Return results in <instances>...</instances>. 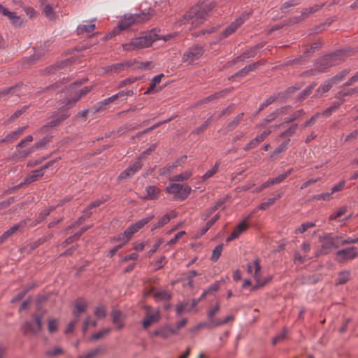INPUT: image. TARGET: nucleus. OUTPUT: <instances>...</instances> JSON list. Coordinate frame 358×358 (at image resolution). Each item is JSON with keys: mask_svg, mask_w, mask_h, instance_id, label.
Returning a JSON list of instances; mask_svg holds the SVG:
<instances>
[{"mask_svg": "<svg viewBox=\"0 0 358 358\" xmlns=\"http://www.w3.org/2000/svg\"><path fill=\"white\" fill-rule=\"evenodd\" d=\"M94 315L98 318H103L106 316V309L103 306H98L94 310Z\"/></svg>", "mask_w": 358, "mask_h": 358, "instance_id": "nucleus-55", "label": "nucleus"}, {"mask_svg": "<svg viewBox=\"0 0 358 358\" xmlns=\"http://www.w3.org/2000/svg\"><path fill=\"white\" fill-rule=\"evenodd\" d=\"M341 236H332L331 234H326L323 238H320L322 248L316 252V256L321 254H327L332 248H337L341 246Z\"/></svg>", "mask_w": 358, "mask_h": 358, "instance_id": "nucleus-8", "label": "nucleus"}, {"mask_svg": "<svg viewBox=\"0 0 358 358\" xmlns=\"http://www.w3.org/2000/svg\"><path fill=\"white\" fill-rule=\"evenodd\" d=\"M134 94L133 90L121 91L117 94L106 99L104 100L106 104L115 101L118 98H122L126 99L127 96H132Z\"/></svg>", "mask_w": 358, "mask_h": 358, "instance_id": "nucleus-23", "label": "nucleus"}, {"mask_svg": "<svg viewBox=\"0 0 358 358\" xmlns=\"http://www.w3.org/2000/svg\"><path fill=\"white\" fill-rule=\"evenodd\" d=\"M171 220V217L169 215L166 214L161 217L158 222L155 225L154 229L157 227H163L164 224H167Z\"/></svg>", "mask_w": 358, "mask_h": 358, "instance_id": "nucleus-52", "label": "nucleus"}, {"mask_svg": "<svg viewBox=\"0 0 358 358\" xmlns=\"http://www.w3.org/2000/svg\"><path fill=\"white\" fill-rule=\"evenodd\" d=\"M260 270L261 266L258 259H255L252 263L248 264L247 271L253 276L255 280L260 275Z\"/></svg>", "mask_w": 358, "mask_h": 358, "instance_id": "nucleus-21", "label": "nucleus"}, {"mask_svg": "<svg viewBox=\"0 0 358 358\" xmlns=\"http://www.w3.org/2000/svg\"><path fill=\"white\" fill-rule=\"evenodd\" d=\"M251 12H244L232 22L223 31L224 37H227L234 33L250 16Z\"/></svg>", "mask_w": 358, "mask_h": 358, "instance_id": "nucleus-10", "label": "nucleus"}, {"mask_svg": "<svg viewBox=\"0 0 358 358\" xmlns=\"http://www.w3.org/2000/svg\"><path fill=\"white\" fill-rule=\"evenodd\" d=\"M357 256V248L355 247H350L338 250L336 254L335 259L337 262L342 263L353 259Z\"/></svg>", "mask_w": 358, "mask_h": 358, "instance_id": "nucleus-12", "label": "nucleus"}, {"mask_svg": "<svg viewBox=\"0 0 358 358\" xmlns=\"http://www.w3.org/2000/svg\"><path fill=\"white\" fill-rule=\"evenodd\" d=\"M270 130L264 131L261 134L258 135L255 138L252 139L245 148V150H250L257 146L263 141L270 134Z\"/></svg>", "mask_w": 358, "mask_h": 358, "instance_id": "nucleus-19", "label": "nucleus"}, {"mask_svg": "<svg viewBox=\"0 0 358 358\" xmlns=\"http://www.w3.org/2000/svg\"><path fill=\"white\" fill-rule=\"evenodd\" d=\"M204 51L202 46L194 45L189 48L183 54L182 62L187 65L195 64L201 57Z\"/></svg>", "mask_w": 358, "mask_h": 358, "instance_id": "nucleus-7", "label": "nucleus"}, {"mask_svg": "<svg viewBox=\"0 0 358 358\" xmlns=\"http://www.w3.org/2000/svg\"><path fill=\"white\" fill-rule=\"evenodd\" d=\"M30 220H24L15 224L0 236V244L5 242L10 236L14 234L19 229L24 228L29 224Z\"/></svg>", "mask_w": 358, "mask_h": 358, "instance_id": "nucleus-13", "label": "nucleus"}, {"mask_svg": "<svg viewBox=\"0 0 358 358\" xmlns=\"http://www.w3.org/2000/svg\"><path fill=\"white\" fill-rule=\"evenodd\" d=\"M42 12L50 20H53L56 18V13L50 4L43 5Z\"/></svg>", "mask_w": 358, "mask_h": 358, "instance_id": "nucleus-29", "label": "nucleus"}, {"mask_svg": "<svg viewBox=\"0 0 358 358\" xmlns=\"http://www.w3.org/2000/svg\"><path fill=\"white\" fill-rule=\"evenodd\" d=\"M155 15L152 8L143 10L138 14H126L120 21L117 27L114 29V34H118L121 31L130 27L134 24L145 23L149 21Z\"/></svg>", "mask_w": 358, "mask_h": 358, "instance_id": "nucleus-2", "label": "nucleus"}, {"mask_svg": "<svg viewBox=\"0 0 358 358\" xmlns=\"http://www.w3.org/2000/svg\"><path fill=\"white\" fill-rule=\"evenodd\" d=\"M75 308L74 317L79 319L80 314L85 311L87 305L84 301L79 300L76 302Z\"/></svg>", "mask_w": 358, "mask_h": 358, "instance_id": "nucleus-30", "label": "nucleus"}, {"mask_svg": "<svg viewBox=\"0 0 358 358\" xmlns=\"http://www.w3.org/2000/svg\"><path fill=\"white\" fill-rule=\"evenodd\" d=\"M142 166L140 159H137L131 166H129L126 170L122 171L118 178L124 179L126 178L131 177L135 173H136Z\"/></svg>", "mask_w": 358, "mask_h": 358, "instance_id": "nucleus-16", "label": "nucleus"}, {"mask_svg": "<svg viewBox=\"0 0 358 358\" xmlns=\"http://www.w3.org/2000/svg\"><path fill=\"white\" fill-rule=\"evenodd\" d=\"M189 308L188 302L179 303L176 308L177 315H180L183 313L187 312V310Z\"/></svg>", "mask_w": 358, "mask_h": 358, "instance_id": "nucleus-47", "label": "nucleus"}, {"mask_svg": "<svg viewBox=\"0 0 358 358\" xmlns=\"http://www.w3.org/2000/svg\"><path fill=\"white\" fill-rule=\"evenodd\" d=\"M297 129V124H293L289 128L286 129L283 133L280 134V137L285 138L287 136H293Z\"/></svg>", "mask_w": 358, "mask_h": 358, "instance_id": "nucleus-51", "label": "nucleus"}, {"mask_svg": "<svg viewBox=\"0 0 358 358\" xmlns=\"http://www.w3.org/2000/svg\"><path fill=\"white\" fill-rule=\"evenodd\" d=\"M103 351V348L101 347H97L93 350H90L87 353L80 355L78 357V358H94L96 357L99 353Z\"/></svg>", "mask_w": 358, "mask_h": 358, "instance_id": "nucleus-34", "label": "nucleus"}, {"mask_svg": "<svg viewBox=\"0 0 358 358\" xmlns=\"http://www.w3.org/2000/svg\"><path fill=\"white\" fill-rule=\"evenodd\" d=\"M348 56L345 50H339L336 52L320 58L315 63L317 71L322 72L328 68L340 64Z\"/></svg>", "mask_w": 358, "mask_h": 358, "instance_id": "nucleus-4", "label": "nucleus"}, {"mask_svg": "<svg viewBox=\"0 0 358 358\" xmlns=\"http://www.w3.org/2000/svg\"><path fill=\"white\" fill-rule=\"evenodd\" d=\"M159 39H160L159 35L155 31H151L145 34V35L132 38L129 43L123 45V48L127 51L146 48L151 46L153 42Z\"/></svg>", "mask_w": 358, "mask_h": 358, "instance_id": "nucleus-3", "label": "nucleus"}, {"mask_svg": "<svg viewBox=\"0 0 358 358\" xmlns=\"http://www.w3.org/2000/svg\"><path fill=\"white\" fill-rule=\"evenodd\" d=\"M315 226L314 222H305L303 223L299 228L296 229L295 233H303L306 231L308 229L313 227Z\"/></svg>", "mask_w": 358, "mask_h": 358, "instance_id": "nucleus-50", "label": "nucleus"}, {"mask_svg": "<svg viewBox=\"0 0 358 358\" xmlns=\"http://www.w3.org/2000/svg\"><path fill=\"white\" fill-rule=\"evenodd\" d=\"M57 329V322L55 320H50L48 321V331L50 333L56 331Z\"/></svg>", "mask_w": 358, "mask_h": 358, "instance_id": "nucleus-62", "label": "nucleus"}, {"mask_svg": "<svg viewBox=\"0 0 358 358\" xmlns=\"http://www.w3.org/2000/svg\"><path fill=\"white\" fill-rule=\"evenodd\" d=\"M220 310V304L217 303L214 307L210 308L208 312V324L213 327H215L219 319L214 318V315Z\"/></svg>", "mask_w": 358, "mask_h": 358, "instance_id": "nucleus-22", "label": "nucleus"}, {"mask_svg": "<svg viewBox=\"0 0 358 358\" xmlns=\"http://www.w3.org/2000/svg\"><path fill=\"white\" fill-rule=\"evenodd\" d=\"M357 92H358V89L357 88L348 90H344L341 91L340 92H338L337 96H336V97L338 99H341V98H343V97H344L345 96L352 94Z\"/></svg>", "mask_w": 358, "mask_h": 358, "instance_id": "nucleus-54", "label": "nucleus"}, {"mask_svg": "<svg viewBox=\"0 0 358 358\" xmlns=\"http://www.w3.org/2000/svg\"><path fill=\"white\" fill-rule=\"evenodd\" d=\"M331 192L322 193L314 196L316 200L329 201L331 199Z\"/></svg>", "mask_w": 358, "mask_h": 358, "instance_id": "nucleus-58", "label": "nucleus"}, {"mask_svg": "<svg viewBox=\"0 0 358 358\" xmlns=\"http://www.w3.org/2000/svg\"><path fill=\"white\" fill-rule=\"evenodd\" d=\"M285 336H286V331L283 330L278 336H276L275 338H273V339L272 341V343L275 344L278 342L283 341L284 338H285Z\"/></svg>", "mask_w": 358, "mask_h": 358, "instance_id": "nucleus-64", "label": "nucleus"}, {"mask_svg": "<svg viewBox=\"0 0 358 358\" xmlns=\"http://www.w3.org/2000/svg\"><path fill=\"white\" fill-rule=\"evenodd\" d=\"M306 259V255H301L299 252H295L294 257V262L295 264H303L305 262Z\"/></svg>", "mask_w": 358, "mask_h": 358, "instance_id": "nucleus-57", "label": "nucleus"}, {"mask_svg": "<svg viewBox=\"0 0 358 358\" xmlns=\"http://www.w3.org/2000/svg\"><path fill=\"white\" fill-rule=\"evenodd\" d=\"M113 322L116 325L117 329H120L123 327L124 324L122 322V314L120 311L114 310L112 312Z\"/></svg>", "mask_w": 358, "mask_h": 358, "instance_id": "nucleus-27", "label": "nucleus"}, {"mask_svg": "<svg viewBox=\"0 0 358 358\" xmlns=\"http://www.w3.org/2000/svg\"><path fill=\"white\" fill-rule=\"evenodd\" d=\"M131 234L127 233V229L124 233L119 234L116 238H114V240L121 241L122 243L120 244H122L123 245L131 239Z\"/></svg>", "mask_w": 358, "mask_h": 358, "instance_id": "nucleus-40", "label": "nucleus"}, {"mask_svg": "<svg viewBox=\"0 0 358 358\" xmlns=\"http://www.w3.org/2000/svg\"><path fill=\"white\" fill-rule=\"evenodd\" d=\"M78 318L75 317L73 319V320H72L71 322H70L65 330V333L66 334H69V333H71L73 331L76 324L78 323Z\"/></svg>", "mask_w": 358, "mask_h": 358, "instance_id": "nucleus-61", "label": "nucleus"}, {"mask_svg": "<svg viewBox=\"0 0 358 358\" xmlns=\"http://www.w3.org/2000/svg\"><path fill=\"white\" fill-rule=\"evenodd\" d=\"M89 326H92L93 327H95L96 326V321H92L90 317H87L83 322V331L85 332Z\"/></svg>", "mask_w": 358, "mask_h": 358, "instance_id": "nucleus-59", "label": "nucleus"}, {"mask_svg": "<svg viewBox=\"0 0 358 358\" xmlns=\"http://www.w3.org/2000/svg\"><path fill=\"white\" fill-rule=\"evenodd\" d=\"M152 218L153 216L147 217L136 222L135 224L131 225L127 228V233H129L133 236V234H134L139 229H141L145 224L148 223Z\"/></svg>", "mask_w": 358, "mask_h": 358, "instance_id": "nucleus-20", "label": "nucleus"}, {"mask_svg": "<svg viewBox=\"0 0 358 358\" xmlns=\"http://www.w3.org/2000/svg\"><path fill=\"white\" fill-rule=\"evenodd\" d=\"M191 187L187 185L171 183L166 187L167 193L173 195V200L183 201L186 199L191 192Z\"/></svg>", "mask_w": 358, "mask_h": 358, "instance_id": "nucleus-6", "label": "nucleus"}, {"mask_svg": "<svg viewBox=\"0 0 358 358\" xmlns=\"http://www.w3.org/2000/svg\"><path fill=\"white\" fill-rule=\"evenodd\" d=\"M292 171V169H290L286 172L283 173L282 174H280V176L275 178H271L272 181L270 183H273V185H275L282 182L285 178H287L290 175Z\"/></svg>", "mask_w": 358, "mask_h": 358, "instance_id": "nucleus-42", "label": "nucleus"}, {"mask_svg": "<svg viewBox=\"0 0 358 358\" xmlns=\"http://www.w3.org/2000/svg\"><path fill=\"white\" fill-rule=\"evenodd\" d=\"M341 103L340 102H336L334 103L331 106L327 108L324 111V115L326 116H329L334 111H335L338 107L340 106Z\"/></svg>", "mask_w": 358, "mask_h": 358, "instance_id": "nucleus-56", "label": "nucleus"}, {"mask_svg": "<svg viewBox=\"0 0 358 358\" xmlns=\"http://www.w3.org/2000/svg\"><path fill=\"white\" fill-rule=\"evenodd\" d=\"M95 27L93 20L83 21V23L78 26L77 32L78 34H90L94 30Z\"/></svg>", "mask_w": 358, "mask_h": 358, "instance_id": "nucleus-18", "label": "nucleus"}, {"mask_svg": "<svg viewBox=\"0 0 358 358\" xmlns=\"http://www.w3.org/2000/svg\"><path fill=\"white\" fill-rule=\"evenodd\" d=\"M153 294L157 301H166L171 299V294L165 289H155L154 288L148 291L145 295Z\"/></svg>", "mask_w": 358, "mask_h": 358, "instance_id": "nucleus-15", "label": "nucleus"}, {"mask_svg": "<svg viewBox=\"0 0 358 358\" xmlns=\"http://www.w3.org/2000/svg\"><path fill=\"white\" fill-rule=\"evenodd\" d=\"M350 275V272L346 271L341 272L338 276L337 284L343 285L347 282L349 280Z\"/></svg>", "mask_w": 358, "mask_h": 358, "instance_id": "nucleus-45", "label": "nucleus"}, {"mask_svg": "<svg viewBox=\"0 0 358 358\" xmlns=\"http://www.w3.org/2000/svg\"><path fill=\"white\" fill-rule=\"evenodd\" d=\"M220 206V204L219 203H217L216 205H215L213 207L209 208L206 213H204L203 215H202V218L203 220H206L207 218H208L211 214L215 212L218 206Z\"/></svg>", "mask_w": 358, "mask_h": 358, "instance_id": "nucleus-63", "label": "nucleus"}, {"mask_svg": "<svg viewBox=\"0 0 358 358\" xmlns=\"http://www.w3.org/2000/svg\"><path fill=\"white\" fill-rule=\"evenodd\" d=\"M0 13H1L3 15L7 16L9 20L11 21L16 15L15 12H10L7 8L3 7L0 5Z\"/></svg>", "mask_w": 358, "mask_h": 358, "instance_id": "nucleus-53", "label": "nucleus"}, {"mask_svg": "<svg viewBox=\"0 0 358 358\" xmlns=\"http://www.w3.org/2000/svg\"><path fill=\"white\" fill-rule=\"evenodd\" d=\"M260 62L253 63L243 68L240 71L237 72L233 77H243L249 72L255 71L259 66Z\"/></svg>", "mask_w": 358, "mask_h": 358, "instance_id": "nucleus-24", "label": "nucleus"}, {"mask_svg": "<svg viewBox=\"0 0 358 358\" xmlns=\"http://www.w3.org/2000/svg\"><path fill=\"white\" fill-rule=\"evenodd\" d=\"M82 82H76L70 87V96L66 99L64 100L62 102V106H61V109L64 108H71L78 100L81 99L82 96L87 94L92 90L91 87H85L82 89L78 90L76 87L78 85H80Z\"/></svg>", "mask_w": 358, "mask_h": 358, "instance_id": "nucleus-5", "label": "nucleus"}, {"mask_svg": "<svg viewBox=\"0 0 358 358\" xmlns=\"http://www.w3.org/2000/svg\"><path fill=\"white\" fill-rule=\"evenodd\" d=\"M63 353V350L59 346H55L48 350L45 352L47 356L56 357Z\"/></svg>", "mask_w": 358, "mask_h": 358, "instance_id": "nucleus-44", "label": "nucleus"}, {"mask_svg": "<svg viewBox=\"0 0 358 358\" xmlns=\"http://www.w3.org/2000/svg\"><path fill=\"white\" fill-rule=\"evenodd\" d=\"M222 250H223V245L222 244L217 245L213 250L212 255H211V260H213V262H217L221 255Z\"/></svg>", "mask_w": 358, "mask_h": 358, "instance_id": "nucleus-43", "label": "nucleus"}, {"mask_svg": "<svg viewBox=\"0 0 358 358\" xmlns=\"http://www.w3.org/2000/svg\"><path fill=\"white\" fill-rule=\"evenodd\" d=\"M215 3L210 2L209 3H205L202 5H198L192 7L184 16L183 19L177 22L180 25L182 21L183 23H188L191 27H196L202 24L206 19L208 13L214 8Z\"/></svg>", "mask_w": 358, "mask_h": 358, "instance_id": "nucleus-1", "label": "nucleus"}, {"mask_svg": "<svg viewBox=\"0 0 358 358\" xmlns=\"http://www.w3.org/2000/svg\"><path fill=\"white\" fill-rule=\"evenodd\" d=\"M260 275L261 274L256 278V285L252 288V290H256L259 287L264 286L272 278V276H268L264 279H261Z\"/></svg>", "mask_w": 358, "mask_h": 358, "instance_id": "nucleus-38", "label": "nucleus"}, {"mask_svg": "<svg viewBox=\"0 0 358 358\" xmlns=\"http://www.w3.org/2000/svg\"><path fill=\"white\" fill-rule=\"evenodd\" d=\"M46 143L45 139H43L39 142L36 143L34 146L30 147L28 150H22L19 152V155L20 157H25L34 152L36 148H39L43 147Z\"/></svg>", "mask_w": 358, "mask_h": 358, "instance_id": "nucleus-25", "label": "nucleus"}, {"mask_svg": "<svg viewBox=\"0 0 358 358\" xmlns=\"http://www.w3.org/2000/svg\"><path fill=\"white\" fill-rule=\"evenodd\" d=\"M289 141H290L289 139H287L282 143L279 145L275 149V150L273 151V155L275 156V155H278V154H280L281 152H285L287 150V147H288V144H289Z\"/></svg>", "mask_w": 358, "mask_h": 358, "instance_id": "nucleus-46", "label": "nucleus"}, {"mask_svg": "<svg viewBox=\"0 0 358 358\" xmlns=\"http://www.w3.org/2000/svg\"><path fill=\"white\" fill-rule=\"evenodd\" d=\"M348 73H349L348 70H347V69L343 70L329 80H331V82L332 83L333 85H336V84L339 83L340 82H341L345 78V76L348 74Z\"/></svg>", "mask_w": 358, "mask_h": 358, "instance_id": "nucleus-35", "label": "nucleus"}, {"mask_svg": "<svg viewBox=\"0 0 358 358\" xmlns=\"http://www.w3.org/2000/svg\"><path fill=\"white\" fill-rule=\"evenodd\" d=\"M219 162H216L214 166L206 172V173L203 176V180H206L213 176L215 173H216L219 169Z\"/></svg>", "mask_w": 358, "mask_h": 358, "instance_id": "nucleus-49", "label": "nucleus"}, {"mask_svg": "<svg viewBox=\"0 0 358 358\" xmlns=\"http://www.w3.org/2000/svg\"><path fill=\"white\" fill-rule=\"evenodd\" d=\"M192 173L189 171H185L184 173H180L178 175H176L171 178H170L171 181H184L189 178Z\"/></svg>", "mask_w": 358, "mask_h": 358, "instance_id": "nucleus-41", "label": "nucleus"}, {"mask_svg": "<svg viewBox=\"0 0 358 358\" xmlns=\"http://www.w3.org/2000/svg\"><path fill=\"white\" fill-rule=\"evenodd\" d=\"M69 116V113L66 112L59 115L57 118L49 122L45 127H56L60 124V122Z\"/></svg>", "mask_w": 358, "mask_h": 358, "instance_id": "nucleus-32", "label": "nucleus"}, {"mask_svg": "<svg viewBox=\"0 0 358 358\" xmlns=\"http://www.w3.org/2000/svg\"><path fill=\"white\" fill-rule=\"evenodd\" d=\"M41 329V317L35 315L31 321L25 322L22 330L26 335H36Z\"/></svg>", "mask_w": 358, "mask_h": 358, "instance_id": "nucleus-11", "label": "nucleus"}, {"mask_svg": "<svg viewBox=\"0 0 358 358\" xmlns=\"http://www.w3.org/2000/svg\"><path fill=\"white\" fill-rule=\"evenodd\" d=\"M281 196H282V193H278L275 197L269 198L267 199L266 201L262 203L259 205V208L262 210H266L268 208H269L271 206H272L276 200L281 198Z\"/></svg>", "mask_w": 358, "mask_h": 358, "instance_id": "nucleus-33", "label": "nucleus"}, {"mask_svg": "<svg viewBox=\"0 0 358 358\" xmlns=\"http://www.w3.org/2000/svg\"><path fill=\"white\" fill-rule=\"evenodd\" d=\"M249 224L246 220H243L235 227L231 235L226 239L227 242H230L238 238L248 228Z\"/></svg>", "mask_w": 358, "mask_h": 358, "instance_id": "nucleus-14", "label": "nucleus"}, {"mask_svg": "<svg viewBox=\"0 0 358 358\" xmlns=\"http://www.w3.org/2000/svg\"><path fill=\"white\" fill-rule=\"evenodd\" d=\"M109 331H110V329H103V330H102V331H101L99 332L94 334L92 336L91 338L92 340H99L101 338H102L103 336L106 335Z\"/></svg>", "mask_w": 358, "mask_h": 358, "instance_id": "nucleus-60", "label": "nucleus"}, {"mask_svg": "<svg viewBox=\"0 0 358 358\" xmlns=\"http://www.w3.org/2000/svg\"><path fill=\"white\" fill-rule=\"evenodd\" d=\"M145 316L142 321V326L147 329L153 324L157 323L160 319L159 310L150 306H145Z\"/></svg>", "mask_w": 358, "mask_h": 358, "instance_id": "nucleus-9", "label": "nucleus"}, {"mask_svg": "<svg viewBox=\"0 0 358 358\" xmlns=\"http://www.w3.org/2000/svg\"><path fill=\"white\" fill-rule=\"evenodd\" d=\"M346 212H347V207L346 206H342V207L339 208L337 211H336L335 213H332L329 216V219L331 220H336L337 218H338V217H341L342 215H343Z\"/></svg>", "mask_w": 358, "mask_h": 358, "instance_id": "nucleus-48", "label": "nucleus"}, {"mask_svg": "<svg viewBox=\"0 0 358 358\" xmlns=\"http://www.w3.org/2000/svg\"><path fill=\"white\" fill-rule=\"evenodd\" d=\"M334 85L331 82V80L329 79L326 80L322 85H320L317 90V93L320 94V95L327 92Z\"/></svg>", "mask_w": 358, "mask_h": 358, "instance_id": "nucleus-37", "label": "nucleus"}, {"mask_svg": "<svg viewBox=\"0 0 358 358\" xmlns=\"http://www.w3.org/2000/svg\"><path fill=\"white\" fill-rule=\"evenodd\" d=\"M146 199L154 200L157 199L159 195V189L155 186H148L146 187Z\"/></svg>", "mask_w": 358, "mask_h": 358, "instance_id": "nucleus-26", "label": "nucleus"}, {"mask_svg": "<svg viewBox=\"0 0 358 358\" xmlns=\"http://www.w3.org/2000/svg\"><path fill=\"white\" fill-rule=\"evenodd\" d=\"M49 166L50 163H48L43 168L31 171L25 178L24 183L29 184L38 180L43 175L44 170L47 169Z\"/></svg>", "mask_w": 358, "mask_h": 358, "instance_id": "nucleus-17", "label": "nucleus"}, {"mask_svg": "<svg viewBox=\"0 0 358 358\" xmlns=\"http://www.w3.org/2000/svg\"><path fill=\"white\" fill-rule=\"evenodd\" d=\"M69 116V113L66 112L59 115L57 118L49 122L45 127H56L60 124V122Z\"/></svg>", "mask_w": 358, "mask_h": 358, "instance_id": "nucleus-31", "label": "nucleus"}, {"mask_svg": "<svg viewBox=\"0 0 358 358\" xmlns=\"http://www.w3.org/2000/svg\"><path fill=\"white\" fill-rule=\"evenodd\" d=\"M33 141V137L31 135L27 136L24 140H22L17 146V157H20L19 155V152L25 150L26 149H24V148L26 146L27 143H30Z\"/></svg>", "mask_w": 358, "mask_h": 358, "instance_id": "nucleus-39", "label": "nucleus"}, {"mask_svg": "<svg viewBox=\"0 0 358 358\" xmlns=\"http://www.w3.org/2000/svg\"><path fill=\"white\" fill-rule=\"evenodd\" d=\"M348 73H349L348 70H347V69L343 70L329 80H331V82L332 83L333 85H336V84L339 83L340 82H341L345 78V76L348 74Z\"/></svg>", "mask_w": 358, "mask_h": 358, "instance_id": "nucleus-36", "label": "nucleus"}, {"mask_svg": "<svg viewBox=\"0 0 358 358\" xmlns=\"http://www.w3.org/2000/svg\"><path fill=\"white\" fill-rule=\"evenodd\" d=\"M164 76L163 74H159L156 76H155L150 83V87L148 88V90L145 92V94H152L157 91L156 90V85L159 84L161 82L162 78Z\"/></svg>", "mask_w": 358, "mask_h": 358, "instance_id": "nucleus-28", "label": "nucleus"}]
</instances>
